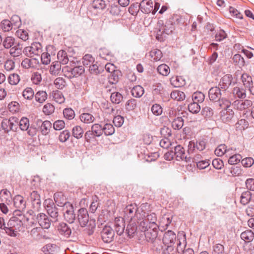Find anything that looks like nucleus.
Returning a JSON list of instances; mask_svg holds the SVG:
<instances>
[{
    "instance_id": "nucleus-1",
    "label": "nucleus",
    "mask_w": 254,
    "mask_h": 254,
    "mask_svg": "<svg viewBox=\"0 0 254 254\" xmlns=\"http://www.w3.org/2000/svg\"><path fill=\"white\" fill-rule=\"evenodd\" d=\"M32 226V213L31 210L22 214L20 210H15L5 227L6 233L11 237H16L20 231H24V228L30 229Z\"/></svg>"
},
{
    "instance_id": "nucleus-2",
    "label": "nucleus",
    "mask_w": 254,
    "mask_h": 254,
    "mask_svg": "<svg viewBox=\"0 0 254 254\" xmlns=\"http://www.w3.org/2000/svg\"><path fill=\"white\" fill-rule=\"evenodd\" d=\"M37 223L40 227L35 226L33 228V235L36 240H40L42 238L47 239L48 237L43 234L44 232L43 229H48L50 227L51 222L48 217L44 213L38 214L35 220V223L33 222V227L36 225Z\"/></svg>"
},
{
    "instance_id": "nucleus-3",
    "label": "nucleus",
    "mask_w": 254,
    "mask_h": 254,
    "mask_svg": "<svg viewBox=\"0 0 254 254\" xmlns=\"http://www.w3.org/2000/svg\"><path fill=\"white\" fill-rule=\"evenodd\" d=\"M156 39L160 41H163L166 36L171 34L173 29L172 22L167 21L165 24L162 20H158L156 26Z\"/></svg>"
},
{
    "instance_id": "nucleus-4",
    "label": "nucleus",
    "mask_w": 254,
    "mask_h": 254,
    "mask_svg": "<svg viewBox=\"0 0 254 254\" xmlns=\"http://www.w3.org/2000/svg\"><path fill=\"white\" fill-rule=\"evenodd\" d=\"M54 199L57 205L59 206L63 207L64 217L65 219L69 223H73L75 219V215L74 213L73 207L72 205L69 202H60L59 198L55 194Z\"/></svg>"
},
{
    "instance_id": "nucleus-5",
    "label": "nucleus",
    "mask_w": 254,
    "mask_h": 254,
    "mask_svg": "<svg viewBox=\"0 0 254 254\" xmlns=\"http://www.w3.org/2000/svg\"><path fill=\"white\" fill-rule=\"evenodd\" d=\"M44 205L49 215L53 219H55V221H56V218L58 216V212L53 200L51 199H46Z\"/></svg>"
},
{
    "instance_id": "nucleus-6",
    "label": "nucleus",
    "mask_w": 254,
    "mask_h": 254,
    "mask_svg": "<svg viewBox=\"0 0 254 254\" xmlns=\"http://www.w3.org/2000/svg\"><path fill=\"white\" fill-rule=\"evenodd\" d=\"M39 60L44 64H48L50 63L51 56L48 53H41L39 57H34L33 56V68H38L39 66Z\"/></svg>"
},
{
    "instance_id": "nucleus-7",
    "label": "nucleus",
    "mask_w": 254,
    "mask_h": 254,
    "mask_svg": "<svg viewBox=\"0 0 254 254\" xmlns=\"http://www.w3.org/2000/svg\"><path fill=\"white\" fill-rule=\"evenodd\" d=\"M114 232L110 226H105L101 232V237L103 241L106 243L111 242L113 240Z\"/></svg>"
},
{
    "instance_id": "nucleus-8",
    "label": "nucleus",
    "mask_w": 254,
    "mask_h": 254,
    "mask_svg": "<svg viewBox=\"0 0 254 254\" xmlns=\"http://www.w3.org/2000/svg\"><path fill=\"white\" fill-rule=\"evenodd\" d=\"M77 220L82 227L86 226L89 221V215L86 209L82 208L78 211Z\"/></svg>"
},
{
    "instance_id": "nucleus-9",
    "label": "nucleus",
    "mask_w": 254,
    "mask_h": 254,
    "mask_svg": "<svg viewBox=\"0 0 254 254\" xmlns=\"http://www.w3.org/2000/svg\"><path fill=\"white\" fill-rule=\"evenodd\" d=\"M252 105V101L248 99L242 100H237L232 103V106L234 108L241 111L248 109Z\"/></svg>"
},
{
    "instance_id": "nucleus-10",
    "label": "nucleus",
    "mask_w": 254,
    "mask_h": 254,
    "mask_svg": "<svg viewBox=\"0 0 254 254\" xmlns=\"http://www.w3.org/2000/svg\"><path fill=\"white\" fill-rule=\"evenodd\" d=\"M176 241V235L172 231L169 230L165 232L163 238V243L166 246H173Z\"/></svg>"
},
{
    "instance_id": "nucleus-11",
    "label": "nucleus",
    "mask_w": 254,
    "mask_h": 254,
    "mask_svg": "<svg viewBox=\"0 0 254 254\" xmlns=\"http://www.w3.org/2000/svg\"><path fill=\"white\" fill-rule=\"evenodd\" d=\"M174 154L178 161L184 160L186 162L189 161L190 158L185 155V149L181 145H177L175 147Z\"/></svg>"
},
{
    "instance_id": "nucleus-12",
    "label": "nucleus",
    "mask_w": 254,
    "mask_h": 254,
    "mask_svg": "<svg viewBox=\"0 0 254 254\" xmlns=\"http://www.w3.org/2000/svg\"><path fill=\"white\" fill-rule=\"evenodd\" d=\"M115 229L119 235H121L125 231V224L124 220L122 217L116 218L114 224Z\"/></svg>"
},
{
    "instance_id": "nucleus-13",
    "label": "nucleus",
    "mask_w": 254,
    "mask_h": 254,
    "mask_svg": "<svg viewBox=\"0 0 254 254\" xmlns=\"http://www.w3.org/2000/svg\"><path fill=\"white\" fill-rule=\"evenodd\" d=\"M208 94L210 100L217 101L220 99L222 93L219 87H214L209 89Z\"/></svg>"
},
{
    "instance_id": "nucleus-14",
    "label": "nucleus",
    "mask_w": 254,
    "mask_h": 254,
    "mask_svg": "<svg viewBox=\"0 0 254 254\" xmlns=\"http://www.w3.org/2000/svg\"><path fill=\"white\" fill-rule=\"evenodd\" d=\"M145 232V237L147 241L153 243L157 237V230L155 227L148 229Z\"/></svg>"
},
{
    "instance_id": "nucleus-15",
    "label": "nucleus",
    "mask_w": 254,
    "mask_h": 254,
    "mask_svg": "<svg viewBox=\"0 0 254 254\" xmlns=\"http://www.w3.org/2000/svg\"><path fill=\"white\" fill-rule=\"evenodd\" d=\"M13 204L15 208H17V210H23L26 207L25 202L24 201L23 198L20 195L15 196L13 198Z\"/></svg>"
},
{
    "instance_id": "nucleus-16",
    "label": "nucleus",
    "mask_w": 254,
    "mask_h": 254,
    "mask_svg": "<svg viewBox=\"0 0 254 254\" xmlns=\"http://www.w3.org/2000/svg\"><path fill=\"white\" fill-rule=\"evenodd\" d=\"M234 112L232 109H225L220 112L221 120L224 122H229L234 117Z\"/></svg>"
},
{
    "instance_id": "nucleus-17",
    "label": "nucleus",
    "mask_w": 254,
    "mask_h": 254,
    "mask_svg": "<svg viewBox=\"0 0 254 254\" xmlns=\"http://www.w3.org/2000/svg\"><path fill=\"white\" fill-rule=\"evenodd\" d=\"M138 209L135 204H130L125 208V213L126 215L131 220L132 217L135 215Z\"/></svg>"
},
{
    "instance_id": "nucleus-18",
    "label": "nucleus",
    "mask_w": 254,
    "mask_h": 254,
    "mask_svg": "<svg viewBox=\"0 0 254 254\" xmlns=\"http://www.w3.org/2000/svg\"><path fill=\"white\" fill-rule=\"evenodd\" d=\"M59 233L66 237H68L71 234V229L65 223H62L59 224L58 227Z\"/></svg>"
},
{
    "instance_id": "nucleus-19",
    "label": "nucleus",
    "mask_w": 254,
    "mask_h": 254,
    "mask_svg": "<svg viewBox=\"0 0 254 254\" xmlns=\"http://www.w3.org/2000/svg\"><path fill=\"white\" fill-rule=\"evenodd\" d=\"M232 80V76L231 74H226L222 77L219 84L221 86V88L224 89L222 90L223 92H224L226 88H227L231 84Z\"/></svg>"
},
{
    "instance_id": "nucleus-20",
    "label": "nucleus",
    "mask_w": 254,
    "mask_h": 254,
    "mask_svg": "<svg viewBox=\"0 0 254 254\" xmlns=\"http://www.w3.org/2000/svg\"><path fill=\"white\" fill-rule=\"evenodd\" d=\"M40 126V130L44 135H46L52 127V124L50 121H45L44 122H39Z\"/></svg>"
},
{
    "instance_id": "nucleus-21",
    "label": "nucleus",
    "mask_w": 254,
    "mask_h": 254,
    "mask_svg": "<svg viewBox=\"0 0 254 254\" xmlns=\"http://www.w3.org/2000/svg\"><path fill=\"white\" fill-rule=\"evenodd\" d=\"M241 238L246 242L249 243L252 241L254 239V233L252 231L247 230L241 233Z\"/></svg>"
},
{
    "instance_id": "nucleus-22",
    "label": "nucleus",
    "mask_w": 254,
    "mask_h": 254,
    "mask_svg": "<svg viewBox=\"0 0 254 254\" xmlns=\"http://www.w3.org/2000/svg\"><path fill=\"white\" fill-rule=\"evenodd\" d=\"M233 62L235 65L241 68L245 64L244 59L240 54H235L232 58Z\"/></svg>"
},
{
    "instance_id": "nucleus-23",
    "label": "nucleus",
    "mask_w": 254,
    "mask_h": 254,
    "mask_svg": "<svg viewBox=\"0 0 254 254\" xmlns=\"http://www.w3.org/2000/svg\"><path fill=\"white\" fill-rule=\"evenodd\" d=\"M57 58L59 60V62L63 64H67L69 59L67 57V53L64 50H60L57 54Z\"/></svg>"
},
{
    "instance_id": "nucleus-24",
    "label": "nucleus",
    "mask_w": 254,
    "mask_h": 254,
    "mask_svg": "<svg viewBox=\"0 0 254 254\" xmlns=\"http://www.w3.org/2000/svg\"><path fill=\"white\" fill-rule=\"evenodd\" d=\"M52 96L53 99L58 103L62 104L64 102V97L62 93L60 91H53L52 93Z\"/></svg>"
},
{
    "instance_id": "nucleus-25",
    "label": "nucleus",
    "mask_w": 254,
    "mask_h": 254,
    "mask_svg": "<svg viewBox=\"0 0 254 254\" xmlns=\"http://www.w3.org/2000/svg\"><path fill=\"white\" fill-rule=\"evenodd\" d=\"M80 120L85 124H90L94 121L95 118L89 113H83L80 115Z\"/></svg>"
},
{
    "instance_id": "nucleus-26",
    "label": "nucleus",
    "mask_w": 254,
    "mask_h": 254,
    "mask_svg": "<svg viewBox=\"0 0 254 254\" xmlns=\"http://www.w3.org/2000/svg\"><path fill=\"white\" fill-rule=\"evenodd\" d=\"M41 205L40 194L36 191H33V206L37 211L39 210Z\"/></svg>"
},
{
    "instance_id": "nucleus-27",
    "label": "nucleus",
    "mask_w": 254,
    "mask_h": 254,
    "mask_svg": "<svg viewBox=\"0 0 254 254\" xmlns=\"http://www.w3.org/2000/svg\"><path fill=\"white\" fill-rule=\"evenodd\" d=\"M170 96L172 99L177 101H183L185 99V93L179 90H174L172 92Z\"/></svg>"
},
{
    "instance_id": "nucleus-28",
    "label": "nucleus",
    "mask_w": 254,
    "mask_h": 254,
    "mask_svg": "<svg viewBox=\"0 0 254 254\" xmlns=\"http://www.w3.org/2000/svg\"><path fill=\"white\" fill-rule=\"evenodd\" d=\"M0 198L1 201L8 203L11 199V193L7 189H3L0 192Z\"/></svg>"
},
{
    "instance_id": "nucleus-29",
    "label": "nucleus",
    "mask_w": 254,
    "mask_h": 254,
    "mask_svg": "<svg viewBox=\"0 0 254 254\" xmlns=\"http://www.w3.org/2000/svg\"><path fill=\"white\" fill-rule=\"evenodd\" d=\"M61 68V64L58 61L54 62L51 65L50 71L53 75H56L60 73Z\"/></svg>"
},
{
    "instance_id": "nucleus-30",
    "label": "nucleus",
    "mask_w": 254,
    "mask_h": 254,
    "mask_svg": "<svg viewBox=\"0 0 254 254\" xmlns=\"http://www.w3.org/2000/svg\"><path fill=\"white\" fill-rule=\"evenodd\" d=\"M91 130L93 135L95 136L99 137L101 136L103 133V127L99 124H95L92 125Z\"/></svg>"
},
{
    "instance_id": "nucleus-31",
    "label": "nucleus",
    "mask_w": 254,
    "mask_h": 254,
    "mask_svg": "<svg viewBox=\"0 0 254 254\" xmlns=\"http://www.w3.org/2000/svg\"><path fill=\"white\" fill-rule=\"evenodd\" d=\"M184 125V120L182 117H177L173 119L172 122V127L174 129L179 130L181 129Z\"/></svg>"
},
{
    "instance_id": "nucleus-32",
    "label": "nucleus",
    "mask_w": 254,
    "mask_h": 254,
    "mask_svg": "<svg viewBox=\"0 0 254 254\" xmlns=\"http://www.w3.org/2000/svg\"><path fill=\"white\" fill-rule=\"evenodd\" d=\"M242 80L244 85L247 88H250L254 83L252 77L247 73H244L242 75Z\"/></svg>"
},
{
    "instance_id": "nucleus-33",
    "label": "nucleus",
    "mask_w": 254,
    "mask_h": 254,
    "mask_svg": "<svg viewBox=\"0 0 254 254\" xmlns=\"http://www.w3.org/2000/svg\"><path fill=\"white\" fill-rule=\"evenodd\" d=\"M144 89L140 85L134 86L131 90V94L135 97H140L144 94Z\"/></svg>"
},
{
    "instance_id": "nucleus-34",
    "label": "nucleus",
    "mask_w": 254,
    "mask_h": 254,
    "mask_svg": "<svg viewBox=\"0 0 254 254\" xmlns=\"http://www.w3.org/2000/svg\"><path fill=\"white\" fill-rule=\"evenodd\" d=\"M149 56L152 60L155 61H158L162 57V53L160 50L153 49L150 52Z\"/></svg>"
},
{
    "instance_id": "nucleus-35",
    "label": "nucleus",
    "mask_w": 254,
    "mask_h": 254,
    "mask_svg": "<svg viewBox=\"0 0 254 254\" xmlns=\"http://www.w3.org/2000/svg\"><path fill=\"white\" fill-rule=\"evenodd\" d=\"M252 194L249 190L243 192L241 196V203L243 205L248 204L251 199Z\"/></svg>"
},
{
    "instance_id": "nucleus-36",
    "label": "nucleus",
    "mask_w": 254,
    "mask_h": 254,
    "mask_svg": "<svg viewBox=\"0 0 254 254\" xmlns=\"http://www.w3.org/2000/svg\"><path fill=\"white\" fill-rule=\"evenodd\" d=\"M91 5L95 9L102 10L106 7L105 1L103 0H94Z\"/></svg>"
},
{
    "instance_id": "nucleus-37",
    "label": "nucleus",
    "mask_w": 254,
    "mask_h": 254,
    "mask_svg": "<svg viewBox=\"0 0 254 254\" xmlns=\"http://www.w3.org/2000/svg\"><path fill=\"white\" fill-rule=\"evenodd\" d=\"M42 52L41 44L39 42H33V56L39 57Z\"/></svg>"
},
{
    "instance_id": "nucleus-38",
    "label": "nucleus",
    "mask_w": 254,
    "mask_h": 254,
    "mask_svg": "<svg viewBox=\"0 0 254 254\" xmlns=\"http://www.w3.org/2000/svg\"><path fill=\"white\" fill-rule=\"evenodd\" d=\"M72 135L76 138L79 139L82 137L83 130L81 127L79 126H75L72 129Z\"/></svg>"
},
{
    "instance_id": "nucleus-39",
    "label": "nucleus",
    "mask_w": 254,
    "mask_h": 254,
    "mask_svg": "<svg viewBox=\"0 0 254 254\" xmlns=\"http://www.w3.org/2000/svg\"><path fill=\"white\" fill-rule=\"evenodd\" d=\"M181 245V242L179 241L177 244V249H174V248L172 246H168L164 249L162 254H177V251H179V247Z\"/></svg>"
},
{
    "instance_id": "nucleus-40",
    "label": "nucleus",
    "mask_w": 254,
    "mask_h": 254,
    "mask_svg": "<svg viewBox=\"0 0 254 254\" xmlns=\"http://www.w3.org/2000/svg\"><path fill=\"white\" fill-rule=\"evenodd\" d=\"M0 27L4 32L9 31L13 28L11 21L7 19L3 20L1 22Z\"/></svg>"
},
{
    "instance_id": "nucleus-41",
    "label": "nucleus",
    "mask_w": 254,
    "mask_h": 254,
    "mask_svg": "<svg viewBox=\"0 0 254 254\" xmlns=\"http://www.w3.org/2000/svg\"><path fill=\"white\" fill-rule=\"evenodd\" d=\"M229 150L225 144L219 145L215 150V154L218 156H222L225 153H227Z\"/></svg>"
},
{
    "instance_id": "nucleus-42",
    "label": "nucleus",
    "mask_w": 254,
    "mask_h": 254,
    "mask_svg": "<svg viewBox=\"0 0 254 254\" xmlns=\"http://www.w3.org/2000/svg\"><path fill=\"white\" fill-rule=\"evenodd\" d=\"M233 94L239 98H245L246 97L245 90L238 87L234 88Z\"/></svg>"
},
{
    "instance_id": "nucleus-43",
    "label": "nucleus",
    "mask_w": 254,
    "mask_h": 254,
    "mask_svg": "<svg viewBox=\"0 0 254 254\" xmlns=\"http://www.w3.org/2000/svg\"><path fill=\"white\" fill-rule=\"evenodd\" d=\"M35 100L39 103H43L47 98V94L45 91H39L35 96Z\"/></svg>"
},
{
    "instance_id": "nucleus-44",
    "label": "nucleus",
    "mask_w": 254,
    "mask_h": 254,
    "mask_svg": "<svg viewBox=\"0 0 254 254\" xmlns=\"http://www.w3.org/2000/svg\"><path fill=\"white\" fill-rule=\"evenodd\" d=\"M204 95L200 92L194 93L192 95L193 102L196 103H202L204 100Z\"/></svg>"
},
{
    "instance_id": "nucleus-45",
    "label": "nucleus",
    "mask_w": 254,
    "mask_h": 254,
    "mask_svg": "<svg viewBox=\"0 0 254 254\" xmlns=\"http://www.w3.org/2000/svg\"><path fill=\"white\" fill-rule=\"evenodd\" d=\"M111 100L115 104H119L123 100V97L122 95L119 92L112 93L111 95Z\"/></svg>"
},
{
    "instance_id": "nucleus-46",
    "label": "nucleus",
    "mask_w": 254,
    "mask_h": 254,
    "mask_svg": "<svg viewBox=\"0 0 254 254\" xmlns=\"http://www.w3.org/2000/svg\"><path fill=\"white\" fill-rule=\"evenodd\" d=\"M157 71L160 74L167 76L170 73V68L166 64H162L158 66Z\"/></svg>"
},
{
    "instance_id": "nucleus-47",
    "label": "nucleus",
    "mask_w": 254,
    "mask_h": 254,
    "mask_svg": "<svg viewBox=\"0 0 254 254\" xmlns=\"http://www.w3.org/2000/svg\"><path fill=\"white\" fill-rule=\"evenodd\" d=\"M84 72V68L82 66H75L70 69V72L73 77H77Z\"/></svg>"
},
{
    "instance_id": "nucleus-48",
    "label": "nucleus",
    "mask_w": 254,
    "mask_h": 254,
    "mask_svg": "<svg viewBox=\"0 0 254 254\" xmlns=\"http://www.w3.org/2000/svg\"><path fill=\"white\" fill-rule=\"evenodd\" d=\"M189 111L193 114H196L200 110V106L198 103L192 102L188 105Z\"/></svg>"
},
{
    "instance_id": "nucleus-49",
    "label": "nucleus",
    "mask_w": 254,
    "mask_h": 254,
    "mask_svg": "<svg viewBox=\"0 0 254 254\" xmlns=\"http://www.w3.org/2000/svg\"><path fill=\"white\" fill-rule=\"evenodd\" d=\"M103 132L106 135H112L115 132V128L111 124H106L103 127Z\"/></svg>"
},
{
    "instance_id": "nucleus-50",
    "label": "nucleus",
    "mask_w": 254,
    "mask_h": 254,
    "mask_svg": "<svg viewBox=\"0 0 254 254\" xmlns=\"http://www.w3.org/2000/svg\"><path fill=\"white\" fill-rule=\"evenodd\" d=\"M14 39L11 36H7L3 40L2 44L6 49L10 48L14 44Z\"/></svg>"
},
{
    "instance_id": "nucleus-51",
    "label": "nucleus",
    "mask_w": 254,
    "mask_h": 254,
    "mask_svg": "<svg viewBox=\"0 0 254 254\" xmlns=\"http://www.w3.org/2000/svg\"><path fill=\"white\" fill-rule=\"evenodd\" d=\"M64 117L67 120L73 119L75 117L74 111L71 108H66L63 111Z\"/></svg>"
},
{
    "instance_id": "nucleus-52",
    "label": "nucleus",
    "mask_w": 254,
    "mask_h": 254,
    "mask_svg": "<svg viewBox=\"0 0 254 254\" xmlns=\"http://www.w3.org/2000/svg\"><path fill=\"white\" fill-rule=\"evenodd\" d=\"M1 126L5 132H8L10 130L14 129L12 126H11L9 121L7 119H3L1 123Z\"/></svg>"
},
{
    "instance_id": "nucleus-53",
    "label": "nucleus",
    "mask_w": 254,
    "mask_h": 254,
    "mask_svg": "<svg viewBox=\"0 0 254 254\" xmlns=\"http://www.w3.org/2000/svg\"><path fill=\"white\" fill-rule=\"evenodd\" d=\"M136 230V224L134 223H132L127 226L126 233L127 234L128 237H131L133 236V234L135 232Z\"/></svg>"
},
{
    "instance_id": "nucleus-54",
    "label": "nucleus",
    "mask_w": 254,
    "mask_h": 254,
    "mask_svg": "<svg viewBox=\"0 0 254 254\" xmlns=\"http://www.w3.org/2000/svg\"><path fill=\"white\" fill-rule=\"evenodd\" d=\"M213 114V110L210 107H205L201 111V114L205 118H210L212 117Z\"/></svg>"
},
{
    "instance_id": "nucleus-55",
    "label": "nucleus",
    "mask_w": 254,
    "mask_h": 254,
    "mask_svg": "<svg viewBox=\"0 0 254 254\" xmlns=\"http://www.w3.org/2000/svg\"><path fill=\"white\" fill-rule=\"evenodd\" d=\"M120 72L119 71H114V72L111 73L109 76V81L112 84L117 83L120 78Z\"/></svg>"
},
{
    "instance_id": "nucleus-56",
    "label": "nucleus",
    "mask_w": 254,
    "mask_h": 254,
    "mask_svg": "<svg viewBox=\"0 0 254 254\" xmlns=\"http://www.w3.org/2000/svg\"><path fill=\"white\" fill-rule=\"evenodd\" d=\"M136 100L134 99H131L128 100L126 104V109L127 111L133 110L136 107Z\"/></svg>"
},
{
    "instance_id": "nucleus-57",
    "label": "nucleus",
    "mask_w": 254,
    "mask_h": 254,
    "mask_svg": "<svg viewBox=\"0 0 254 254\" xmlns=\"http://www.w3.org/2000/svg\"><path fill=\"white\" fill-rule=\"evenodd\" d=\"M89 70L91 73L97 74L103 71V67L99 66L97 64H93L89 65Z\"/></svg>"
},
{
    "instance_id": "nucleus-58",
    "label": "nucleus",
    "mask_w": 254,
    "mask_h": 254,
    "mask_svg": "<svg viewBox=\"0 0 254 254\" xmlns=\"http://www.w3.org/2000/svg\"><path fill=\"white\" fill-rule=\"evenodd\" d=\"M94 62V58L90 54L85 55L82 58V63L84 66L90 65Z\"/></svg>"
},
{
    "instance_id": "nucleus-59",
    "label": "nucleus",
    "mask_w": 254,
    "mask_h": 254,
    "mask_svg": "<svg viewBox=\"0 0 254 254\" xmlns=\"http://www.w3.org/2000/svg\"><path fill=\"white\" fill-rule=\"evenodd\" d=\"M139 223V227L141 228V231H146V230L154 227L153 225L150 224L149 222L146 220V218L140 221Z\"/></svg>"
},
{
    "instance_id": "nucleus-60",
    "label": "nucleus",
    "mask_w": 254,
    "mask_h": 254,
    "mask_svg": "<svg viewBox=\"0 0 254 254\" xmlns=\"http://www.w3.org/2000/svg\"><path fill=\"white\" fill-rule=\"evenodd\" d=\"M55 111L54 106L50 103H47L44 105L43 108V112L46 115H49L54 113Z\"/></svg>"
},
{
    "instance_id": "nucleus-61",
    "label": "nucleus",
    "mask_w": 254,
    "mask_h": 254,
    "mask_svg": "<svg viewBox=\"0 0 254 254\" xmlns=\"http://www.w3.org/2000/svg\"><path fill=\"white\" fill-rule=\"evenodd\" d=\"M70 136V132L68 130H64L61 132L59 136V140L62 142H64L68 140Z\"/></svg>"
},
{
    "instance_id": "nucleus-62",
    "label": "nucleus",
    "mask_w": 254,
    "mask_h": 254,
    "mask_svg": "<svg viewBox=\"0 0 254 254\" xmlns=\"http://www.w3.org/2000/svg\"><path fill=\"white\" fill-rule=\"evenodd\" d=\"M19 126L21 130H27L29 127V120L26 118H22L19 121Z\"/></svg>"
},
{
    "instance_id": "nucleus-63",
    "label": "nucleus",
    "mask_w": 254,
    "mask_h": 254,
    "mask_svg": "<svg viewBox=\"0 0 254 254\" xmlns=\"http://www.w3.org/2000/svg\"><path fill=\"white\" fill-rule=\"evenodd\" d=\"M213 254H226L224 246L220 244H217L214 246Z\"/></svg>"
},
{
    "instance_id": "nucleus-64",
    "label": "nucleus",
    "mask_w": 254,
    "mask_h": 254,
    "mask_svg": "<svg viewBox=\"0 0 254 254\" xmlns=\"http://www.w3.org/2000/svg\"><path fill=\"white\" fill-rule=\"evenodd\" d=\"M206 142V139L204 138L196 141L195 142L196 149L199 151L203 150L205 148Z\"/></svg>"
}]
</instances>
